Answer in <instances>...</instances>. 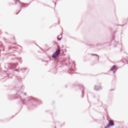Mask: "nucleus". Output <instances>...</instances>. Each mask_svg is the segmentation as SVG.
Wrapping results in <instances>:
<instances>
[{
  "instance_id": "f257e3e1",
  "label": "nucleus",
  "mask_w": 128,
  "mask_h": 128,
  "mask_svg": "<svg viewBox=\"0 0 128 128\" xmlns=\"http://www.w3.org/2000/svg\"><path fill=\"white\" fill-rule=\"evenodd\" d=\"M60 50H57L56 52L54 54L52 57L53 58H55L56 57L58 56L60 53Z\"/></svg>"
},
{
  "instance_id": "f03ea898",
  "label": "nucleus",
  "mask_w": 128,
  "mask_h": 128,
  "mask_svg": "<svg viewBox=\"0 0 128 128\" xmlns=\"http://www.w3.org/2000/svg\"><path fill=\"white\" fill-rule=\"evenodd\" d=\"M109 124L110 126H113L114 125L113 122L112 120L109 121Z\"/></svg>"
},
{
  "instance_id": "7ed1b4c3",
  "label": "nucleus",
  "mask_w": 128,
  "mask_h": 128,
  "mask_svg": "<svg viewBox=\"0 0 128 128\" xmlns=\"http://www.w3.org/2000/svg\"><path fill=\"white\" fill-rule=\"evenodd\" d=\"M116 67L115 66H113V67L110 70H115L116 69Z\"/></svg>"
},
{
  "instance_id": "20e7f679",
  "label": "nucleus",
  "mask_w": 128,
  "mask_h": 128,
  "mask_svg": "<svg viewBox=\"0 0 128 128\" xmlns=\"http://www.w3.org/2000/svg\"><path fill=\"white\" fill-rule=\"evenodd\" d=\"M100 89V87L97 86L95 87V89L96 90H99Z\"/></svg>"
},
{
  "instance_id": "39448f33",
  "label": "nucleus",
  "mask_w": 128,
  "mask_h": 128,
  "mask_svg": "<svg viewBox=\"0 0 128 128\" xmlns=\"http://www.w3.org/2000/svg\"><path fill=\"white\" fill-rule=\"evenodd\" d=\"M58 40H60V38H58Z\"/></svg>"
},
{
  "instance_id": "423d86ee",
  "label": "nucleus",
  "mask_w": 128,
  "mask_h": 128,
  "mask_svg": "<svg viewBox=\"0 0 128 128\" xmlns=\"http://www.w3.org/2000/svg\"><path fill=\"white\" fill-rule=\"evenodd\" d=\"M108 127H109V126H108Z\"/></svg>"
},
{
  "instance_id": "0eeeda50",
  "label": "nucleus",
  "mask_w": 128,
  "mask_h": 128,
  "mask_svg": "<svg viewBox=\"0 0 128 128\" xmlns=\"http://www.w3.org/2000/svg\"><path fill=\"white\" fill-rule=\"evenodd\" d=\"M13 68H15V67H13Z\"/></svg>"
}]
</instances>
